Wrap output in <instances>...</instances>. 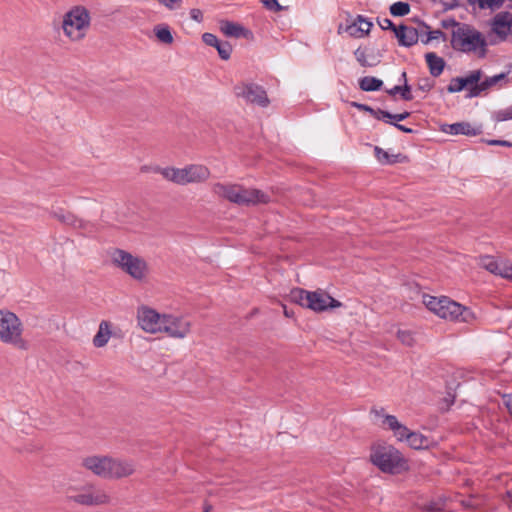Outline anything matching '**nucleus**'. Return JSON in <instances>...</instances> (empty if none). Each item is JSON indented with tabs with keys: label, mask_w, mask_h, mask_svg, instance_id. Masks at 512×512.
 <instances>
[{
	"label": "nucleus",
	"mask_w": 512,
	"mask_h": 512,
	"mask_svg": "<svg viewBox=\"0 0 512 512\" xmlns=\"http://www.w3.org/2000/svg\"><path fill=\"white\" fill-rule=\"evenodd\" d=\"M111 337V329L110 323L107 321H102L99 324V329L96 335L93 338V344L95 347L101 348L104 347Z\"/></svg>",
	"instance_id": "25"
},
{
	"label": "nucleus",
	"mask_w": 512,
	"mask_h": 512,
	"mask_svg": "<svg viewBox=\"0 0 512 512\" xmlns=\"http://www.w3.org/2000/svg\"><path fill=\"white\" fill-rule=\"evenodd\" d=\"M451 45L457 51L484 57L488 44L485 36L474 27L456 23L451 36Z\"/></svg>",
	"instance_id": "3"
},
{
	"label": "nucleus",
	"mask_w": 512,
	"mask_h": 512,
	"mask_svg": "<svg viewBox=\"0 0 512 512\" xmlns=\"http://www.w3.org/2000/svg\"><path fill=\"white\" fill-rule=\"evenodd\" d=\"M379 25L383 30L392 29L395 32V29H397L393 22L388 18H384L381 21H379Z\"/></svg>",
	"instance_id": "41"
},
{
	"label": "nucleus",
	"mask_w": 512,
	"mask_h": 512,
	"mask_svg": "<svg viewBox=\"0 0 512 512\" xmlns=\"http://www.w3.org/2000/svg\"><path fill=\"white\" fill-rule=\"evenodd\" d=\"M426 34H427L426 38H423V35L421 36V42L423 44H428L432 40H438L440 37L443 36V32L441 30H433V31L428 30V33H426Z\"/></svg>",
	"instance_id": "37"
},
{
	"label": "nucleus",
	"mask_w": 512,
	"mask_h": 512,
	"mask_svg": "<svg viewBox=\"0 0 512 512\" xmlns=\"http://www.w3.org/2000/svg\"><path fill=\"white\" fill-rule=\"evenodd\" d=\"M372 463L385 473L397 474L407 469L401 453L391 445H378L372 449Z\"/></svg>",
	"instance_id": "9"
},
{
	"label": "nucleus",
	"mask_w": 512,
	"mask_h": 512,
	"mask_svg": "<svg viewBox=\"0 0 512 512\" xmlns=\"http://www.w3.org/2000/svg\"><path fill=\"white\" fill-rule=\"evenodd\" d=\"M237 97L245 99L247 102L255 103L261 107H266L269 103L265 90L256 84H241L235 87Z\"/></svg>",
	"instance_id": "15"
},
{
	"label": "nucleus",
	"mask_w": 512,
	"mask_h": 512,
	"mask_svg": "<svg viewBox=\"0 0 512 512\" xmlns=\"http://www.w3.org/2000/svg\"><path fill=\"white\" fill-rule=\"evenodd\" d=\"M220 30L228 37L239 38L244 34V28L241 25L230 21H221Z\"/></svg>",
	"instance_id": "26"
},
{
	"label": "nucleus",
	"mask_w": 512,
	"mask_h": 512,
	"mask_svg": "<svg viewBox=\"0 0 512 512\" xmlns=\"http://www.w3.org/2000/svg\"><path fill=\"white\" fill-rule=\"evenodd\" d=\"M387 92L390 95H395L397 93H400L402 98L407 101L412 100V98H413V96L411 94L410 86H408L407 84H405L403 88L398 85L394 86L392 89L388 90Z\"/></svg>",
	"instance_id": "33"
},
{
	"label": "nucleus",
	"mask_w": 512,
	"mask_h": 512,
	"mask_svg": "<svg viewBox=\"0 0 512 512\" xmlns=\"http://www.w3.org/2000/svg\"><path fill=\"white\" fill-rule=\"evenodd\" d=\"M410 113L409 112H403V113H400V114H392L391 113V118H390V121H395L396 123L399 122V121H403L405 120L407 117H409Z\"/></svg>",
	"instance_id": "42"
},
{
	"label": "nucleus",
	"mask_w": 512,
	"mask_h": 512,
	"mask_svg": "<svg viewBox=\"0 0 512 512\" xmlns=\"http://www.w3.org/2000/svg\"><path fill=\"white\" fill-rule=\"evenodd\" d=\"M474 3H477L481 9L495 10L502 5L503 0H474Z\"/></svg>",
	"instance_id": "35"
},
{
	"label": "nucleus",
	"mask_w": 512,
	"mask_h": 512,
	"mask_svg": "<svg viewBox=\"0 0 512 512\" xmlns=\"http://www.w3.org/2000/svg\"><path fill=\"white\" fill-rule=\"evenodd\" d=\"M489 145H502V146H512V143L505 141V140H490L488 141Z\"/></svg>",
	"instance_id": "47"
},
{
	"label": "nucleus",
	"mask_w": 512,
	"mask_h": 512,
	"mask_svg": "<svg viewBox=\"0 0 512 512\" xmlns=\"http://www.w3.org/2000/svg\"><path fill=\"white\" fill-rule=\"evenodd\" d=\"M82 465L94 475L107 479L108 456H89L83 459Z\"/></svg>",
	"instance_id": "22"
},
{
	"label": "nucleus",
	"mask_w": 512,
	"mask_h": 512,
	"mask_svg": "<svg viewBox=\"0 0 512 512\" xmlns=\"http://www.w3.org/2000/svg\"><path fill=\"white\" fill-rule=\"evenodd\" d=\"M154 34L159 42L163 44H172L174 41L173 35L171 33V30L168 25L166 24H159L156 25L153 29Z\"/></svg>",
	"instance_id": "27"
},
{
	"label": "nucleus",
	"mask_w": 512,
	"mask_h": 512,
	"mask_svg": "<svg viewBox=\"0 0 512 512\" xmlns=\"http://www.w3.org/2000/svg\"><path fill=\"white\" fill-rule=\"evenodd\" d=\"M202 40L206 45L215 47L221 59L228 60L230 58L232 46L229 42H221L212 33H204L202 35Z\"/></svg>",
	"instance_id": "23"
},
{
	"label": "nucleus",
	"mask_w": 512,
	"mask_h": 512,
	"mask_svg": "<svg viewBox=\"0 0 512 512\" xmlns=\"http://www.w3.org/2000/svg\"><path fill=\"white\" fill-rule=\"evenodd\" d=\"M136 317L139 327L146 333H161L165 314L143 305L137 309Z\"/></svg>",
	"instance_id": "14"
},
{
	"label": "nucleus",
	"mask_w": 512,
	"mask_h": 512,
	"mask_svg": "<svg viewBox=\"0 0 512 512\" xmlns=\"http://www.w3.org/2000/svg\"><path fill=\"white\" fill-rule=\"evenodd\" d=\"M89 24L88 10L82 6H76L64 15L62 29L65 36L76 42L84 38Z\"/></svg>",
	"instance_id": "12"
},
{
	"label": "nucleus",
	"mask_w": 512,
	"mask_h": 512,
	"mask_svg": "<svg viewBox=\"0 0 512 512\" xmlns=\"http://www.w3.org/2000/svg\"><path fill=\"white\" fill-rule=\"evenodd\" d=\"M155 168H156V167H154V168H150V167H148V166H143V167H141V172H149V171H153V172H155V171H154V169H155Z\"/></svg>",
	"instance_id": "50"
},
{
	"label": "nucleus",
	"mask_w": 512,
	"mask_h": 512,
	"mask_svg": "<svg viewBox=\"0 0 512 512\" xmlns=\"http://www.w3.org/2000/svg\"><path fill=\"white\" fill-rule=\"evenodd\" d=\"M352 106L356 107L360 111H365V112H368L370 114H372V112H373V108L368 106V105H366V104H361V103L353 102Z\"/></svg>",
	"instance_id": "43"
},
{
	"label": "nucleus",
	"mask_w": 512,
	"mask_h": 512,
	"mask_svg": "<svg viewBox=\"0 0 512 512\" xmlns=\"http://www.w3.org/2000/svg\"><path fill=\"white\" fill-rule=\"evenodd\" d=\"M107 479L117 480L126 478L136 471L135 463L132 460L124 458H114L108 456Z\"/></svg>",
	"instance_id": "16"
},
{
	"label": "nucleus",
	"mask_w": 512,
	"mask_h": 512,
	"mask_svg": "<svg viewBox=\"0 0 512 512\" xmlns=\"http://www.w3.org/2000/svg\"><path fill=\"white\" fill-rule=\"evenodd\" d=\"M428 29H429V27L427 26V29L425 30V32H423V38H426V35H427L426 33H428Z\"/></svg>",
	"instance_id": "52"
},
{
	"label": "nucleus",
	"mask_w": 512,
	"mask_h": 512,
	"mask_svg": "<svg viewBox=\"0 0 512 512\" xmlns=\"http://www.w3.org/2000/svg\"><path fill=\"white\" fill-rule=\"evenodd\" d=\"M22 320L10 310L0 309V342L11 348L25 352L30 349V342L24 336Z\"/></svg>",
	"instance_id": "2"
},
{
	"label": "nucleus",
	"mask_w": 512,
	"mask_h": 512,
	"mask_svg": "<svg viewBox=\"0 0 512 512\" xmlns=\"http://www.w3.org/2000/svg\"><path fill=\"white\" fill-rule=\"evenodd\" d=\"M483 73L481 70H473L464 77H455L451 79L447 86L449 93H457L463 89L468 90L467 97L474 98L480 96L492 86L497 85L500 81L506 79L505 73H500L491 77H487L482 81Z\"/></svg>",
	"instance_id": "5"
},
{
	"label": "nucleus",
	"mask_w": 512,
	"mask_h": 512,
	"mask_svg": "<svg viewBox=\"0 0 512 512\" xmlns=\"http://www.w3.org/2000/svg\"><path fill=\"white\" fill-rule=\"evenodd\" d=\"M374 151L376 158L382 164H393L397 162L398 155H390L388 152L379 147H375Z\"/></svg>",
	"instance_id": "30"
},
{
	"label": "nucleus",
	"mask_w": 512,
	"mask_h": 512,
	"mask_svg": "<svg viewBox=\"0 0 512 512\" xmlns=\"http://www.w3.org/2000/svg\"><path fill=\"white\" fill-rule=\"evenodd\" d=\"M161 4L170 10L176 9L180 6L181 0H158Z\"/></svg>",
	"instance_id": "39"
},
{
	"label": "nucleus",
	"mask_w": 512,
	"mask_h": 512,
	"mask_svg": "<svg viewBox=\"0 0 512 512\" xmlns=\"http://www.w3.org/2000/svg\"><path fill=\"white\" fill-rule=\"evenodd\" d=\"M192 322L183 315L165 314L161 333L171 338L184 339L191 333Z\"/></svg>",
	"instance_id": "13"
},
{
	"label": "nucleus",
	"mask_w": 512,
	"mask_h": 512,
	"mask_svg": "<svg viewBox=\"0 0 512 512\" xmlns=\"http://www.w3.org/2000/svg\"><path fill=\"white\" fill-rule=\"evenodd\" d=\"M65 494L69 501L83 506L106 505L111 501L109 494L104 489L93 484H86L79 488L68 486Z\"/></svg>",
	"instance_id": "10"
},
{
	"label": "nucleus",
	"mask_w": 512,
	"mask_h": 512,
	"mask_svg": "<svg viewBox=\"0 0 512 512\" xmlns=\"http://www.w3.org/2000/svg\"><path fill=\"white\" fill-rule=\"evenodd\" d=\"M263 3L268 9H274L275 11H281L283 9L278 3V0H264Z\"/></svg>",
	"instance_id": "40"
},
{
	"label": "nucleus",
	"mask_w": 512,
	"mask_h": 512,
	"mask_svg": "<svg viewBox=\"0 0 512 512\" xmlns=\"http://www.w3.org/2000/svg\"><path fill=\"white\" fill-rule=\"evenodd\" d=\"M493 119L496 122L511 120L512 119V107H507L505 109H501V110L494 112Z\"/></svg>",
	"instance_id": "36"
},
{
	"label": "nucleus",
	"mask_w": 512,
	"mask_h": 512,
	"mask_svg": "<svg viewBox=\"0 0 512 512\" xmlns=\"http://www.w3.org/2000/svg\"><path fill=\"white\" fill-rule=\"evenodd\" d=\"M492 31L501 39L512 35V14L509 12L498 13L492 21Z\"/></svg>",
	"instance_id": "21"
},
{
	"label": "nucleus",
	"mask_w": 512,
	"mask_h": 512,
	"mask_svg": "<svg viewBox=\"0 0 512 512\" xmlns=\"http://www.w3.org/2000/svg\"><path fill=\"white\" fill-rule=\"evenodd\" d=\"M397 338L406 346H413L415 343L414 334L410 330H398Z\"/></svg>",
	"instance_id": "34"
},
{
	"label": "nucleus",
	"mask_w": 512,
	"mask_h": 512,
	"mask_svg": "<svg viewBox=\"0 0 512 512\" xmlns=\"http://www.w3.org/2000/svg\"><path fill=\"white\" fill-rule=\"evenodd\" d=\"M426 63L428 65L430 74L434 77H438L442 74L444 67H445V61L443 58L439 57L434 52H429L425 54Z\"/></svg>",
	"instance_id": "24"
},
{
	"label": "nucleus",
	"mask_w": 512,
	"mask_h": 512,
	"mask_svg": "<svg viewBox=\"0 0 512 512\" xmlns=\"http://www.w3.org/2000/svg\"><path fill=\"white\" fill-rule=\"evenodd\" d=\"M427 29L426 25H418V27L400 25L395 29V35L399 43L403 46H412L421 41L422 33Z\"/></svg>",
	"instance_id": "18"
},
{
	"label": "nucleus",
	"mask_w": 512,
	"mask_h": 512,
	"mask_svg": "<svg viewBox=\"0 0 512 512\" xmlns=\"http://www.w3.org/2000/svg\"><path fill=\"white\" fill-rule=\"evenodd\" d=\"M154 171L166 180L181 186L203 183L211 174L209 168L202 164H189L182 168L156 167Z\"/></svg>",
	"instance_id": "7"
},
{
	"label": "nucleus",
	"mask_w": 512,
	"mask_h": 512,
	"mask_svg": "<svg viewBox=\"0 0 512 512\" xmlns=\"http://www.w3.org/2000/svg\"><path fill=\"white\" fill-rule=\"evenodd\" d=\"M390 123L393 124L398 130H400L404 133H412L413 132V130L411 128H408L402 124H399V123H396L393 121H391Z\"/></svg>",
	"instance_id": "46"
},
{
	"label": "nucleus",
	"mask_w": 512,
	"mask_h": 512,
	"mask_svg": "<svg viewBox=\"0 0 512 512\" xmlns=\"http://www.w3.org/2000/svg\"><path fill=\"white\" fill-rule=\"evenodd\" d=\"M480 266L503 278L512 280V263L506 260H497L492 256L486 255L480 258Z\"/></svg>",
	"instance_id": "17"
},
{
	"label": "nucleus",
	"mask_w": 512,
	"mask_h": 512,
	"mask_svg": "<svg viewBox=\"0 0 512 512\" xmlns=\"http://www.w3.org/2000/svg\"><path fill=\"white\" fill-rule=\"evenodd\" d=\"M372 23L363 18L362 16H358L356 21L349 27L350 34L356 35V32L360 34L358 36H363L370 31Z\"/></svg>",
	"instance_id": "28"
},
{
	"label": "nucleus",
	"mask_w": 512,
	"mask_h": 512,
	"mask_svg": "<svg viewBox=\"0 0 512 512\" xmlns=\"http://www.w3.org/2000/svg\"><path fill=\"white\" fill-rule=\"evenodd\" d=\"M402 77H403L404 79H406V73H405V72H403V73H402Z\"/></svg>",
	"instance_id": "53"
},
{
	"label": "nucleus",
	"mask_w": 512,
	"mask_h": 512,
	"mask_svg": "<svg viewBox=\"0 0 512 512\" xmlns=\"http://www.w3.org/2000/svg\"><path fill=\"white\" fill-rule=\"evenodd\" d=\"M423 304L435 315L446 320L470 323L475 316L472 311L448 297L423 295Z\"/></svg>",
	"instance_id": "6"
},
{
	"label": "nucleus",
	"mask_w": 512,
	"mask_h": 512,
	"mask_svg": "<svg viewBox=\"0 0 512 512\" xmlns=\"http://www.w3.org/2000/svg\"><path fill=\"white\" fill-rule=\"evenodd\" d=\"M441 131L450 135L477 136L482 133V126L469 122H457L442 125Z\"/></svg>",
	"instance_id": "20"
},
{
	"label": "nucleus",
	"mask_w": 512,
	"mask_h": 512,
	"mask_svg": "<svg viewBox=\"0 0 512 512\" xmlns=\"http://www.w3.org/2000/svg\"><path fill=\"white\" fill-rule=\"evenodd\" d=\"M212 191L217 196L242 206L266 204L271 201V196L268 193L237 184L215 183Z\"/></svg>",
	"instance_id": "4"
},
{
	"label": "nucleus",
	"mask_w": 512,
	"mask_h": 512,
	"mask_svg": "<svg viewBox=\"0 0 512 512\" xmlns=\"http://www.w3.org/2000/svg\"><path fill=\"white\" fill-rule=\"evenodd\" d=\"M382 85V80L372 76H365L359 80V87L363 91H377Z\"/></svg>",
	"instance_id": "29"
},
{
	"label": "nucleus",
	"mask_w": 512,
	"mask_h": 512,
	"mask_svg": "<svg viewBox=\"0 0 512 512\" xmlns=\"http://www.w3.org/2000/svg\"><path fill=\"white\" fill-rule=\"evenodd\" d=\"M410 12V5L406 2H395L390 6V13L393 16H405Z\"/></svg>",
	"instance_id": "31"
},
{
	"label": "nucleus",
	"mask_w": 512,
	"mask_h": 512,
	"mask_svg": "<svg viewBox=\"0 0 512 512\" xmlns=\"http://www.w3.org/2000/svg\"><path fill=\"white\" fill-rule=\"evenodd\" d=\"M356 57H357V60L358 62L362 65V66H367V62L365 60V57H364V54L363 53H359V51L357 50L356 51Z\"/></svg>",
	"instance_id": "48"
},
{
	"label": "nucleus",
	"mask_w": 512,
	"mask_h": 512,
	"mask_svg": "<svg viewBox=\"0 0 512 512\" xmlns=\"http://www.w3.org/2000/svg\"><path fill=\"white\" fill-rule=\"evenodd\" d=\"M290 298L300 306L315 312H322L342 306L340 301L334 299L321 289L312 292L300 288L293 289L290 293Z\"/></svg>",
	"instance_id": "8"
},
{
	"label": "nucleus",
	"mask_w": 512,
	"mask_h": 512,
	"mask_svg": "<svg viewBox=\"0 0 512 512\" xmlns=\"http://www.w3.org/2000/svg\"><path fill=\"white\" fill-rule=\"evenodd\" d=\"M111 261L134 280L142 281L149 274L147 262L143 258L134 256L125 250L115 249L111 253Z\"/></svg>",
	"instance_id": "11"
},
{
	"label": "nucleus",
	"mask_w": 512,
	"mask_h": 512,
	"mask_svg": "<svg viewBox=\"0 0 512 512\" xmlns=\"http://www.w3.org/2000/svg\"><path fill=\"white\" fill-rule=\"evenodd\" d=\"M213 506L209 503H205L203 507V512H212Z\"/></svg>",
	"instance_id": "49"
},
{
	"label": "nucleus",
	"mask_w": 512,
	"mask_h": 512,
	"mask_svg": "<svg viewBox=\"0 0 512 512\" xmlns=\"http://www.w3.org/2000/svg\"><path fill=\"white\" fill-rule=\"evenodd\" d=\"M374 118L378 119V120H384L386 121L387 123H390V118H391V113L390 112H387V111H384V110H381V109H373V112L371 114Z\"/></svg>",
	"instance_id": "38"
},
{
	"label": "nucleus",
	"mask_w": 512,
	"mask_h": 512,
	"mask_svg": "<svg viewBox=\"0 0 512 512\" xmlns=\"http://www.w3.org/2000/svg\"><path fill=\"white\" fill-rule=\"evenodd\" d=\"M190 16L193 20L200 22L202 20V12L199 9H192Z\"/></svg>",
	"instance_id": "45"
},
{
	"label": "nucleus",
	"mask_w": 512,
	"mask_h": 512,
	"mask_svg": "<svg viewBox=\"0 0 512 512\" xmlns=\"http://www.w3.org/2000/svg\"><path fill=\"white\" fill-rule=\"evenodd\" d=\"M53 217L58 221L71 226L74 229L82 230L87 234H91L93 232V225L90 222L79 219L70 212L58 209L53 212Z\"/></svg>",
	"instance_id": "19"
},
{
	"label": "nucleus",
	"mask_w": 512,
	"mask_h": 512,
	"mask_svg": "<svg viewBox=\"0 0 512 512\" xmlns=\"http://www.w3.org/2000/svg\"><path fill=\"white\" fill-rule=\"evenodd\" d=\"M508 504L512 505V489L507 492Z\"/></svg>",
	"instance_id": "51"
},
{
	"label": "nucleus",
	"mask_w": 512,
	"mask_h": 512,
	"mask_svg": "<svg viewBox=\"0 0 512 512\" xmlns=\"http://www.w3.org/2000/svg\"><path fill=\"white\" fill-rule=\"evenodd\" d=\"M375 420L385 429L391 430L399 441H406L413 449H428L433 440L425 435L410 431L394 415L385 414L383 409H373Z\"/></svg>",
	"instance_id": "1"
},
{
	"label": "nucleus",
	"mask_w": 512,
	"mask_h": 512,
	"mask_svg": "<svg viewBox=\"0 0 512 512\" xmlns=\"http://www.w3.org/2000/svg\"><path fill=\"white\" fill-rule=\"evenodd\" d=\"M503 402H504V405L506 406L508 412H509V415L511 416L512 418V395H506L503 397Z\"/></svg>",
	"instance_id": "44"
},
{
	"label": "nucleus",
	"mask_w": 512,
	"mask_h": 512,
	"mask_svg": "<svg viewBox=\"0 0 512 512\" xmlns=\"http://www.w3.org/2000/svg\"><path fill=\"white\" fill-rule=\"evenodd\" d=\"M445 508V502L442 499L431 500L430 502L423 504L421 509L426 512H440Z\"/></svg>",
	"instance_id": "32"
}]
</instances>
